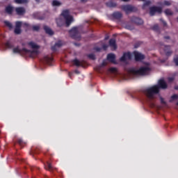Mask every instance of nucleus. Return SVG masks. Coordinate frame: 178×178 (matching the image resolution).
Masks as SVG:
<instances>
[{"instance_id":"nucleus-42","label":"nucleus","mask_w":178,"mask_h":178,"mask_svg":"<svg viewBox=\"0 0 178 178\" xmlns=\"http://www.w3.org/2000/svg\"><path fill=\"white\" fill-rule=\"evenodd\" d=\"M101 49H102V48L101 47H95L94 50L96 51L97 52H100Z\"/></svg>"},{"instance_id":"nucleus-23","label":"nucleus","mask_w":178,"mask_h":178,"mask_svg":"<svg viewBox=\"0 0 178 178\" xmlns=\"http://www.w3.org/2000/svg\"><path fill=\"white\" fill-rule=\"evenodd\" d=\"M106 6H107V8H116L117 4L115 2L111 1L106 3Z\"/></svg>"},{"instance_id":"nucleus-20","label":"nucleus","mask_w":178,"mask_h":178,"mask_svg":"<svg viewBox=\"0 0 178 178\" xmlns=\"http://www.w3.org/2000/svg\"><path fill=\"white\" fill-rule=\"evenodd\" d=\"M13 6H7L5 8V12L7 15H12L13 13Z\"/></svg>"},{"instance_id":"nucleus-58","label":"nucleus","mask_w":178,"mask_h":178,"mask_svg":"<svg viewBox=\"0 0 178 178\" xmlns=\"http://www.w3.org/2000/svg\"><path fill=\"white\" fill-rule=\"evenodd\" d=\"M76 73H79V71H76Z\"/></svg>"},{"instance_id":"nucleus-21","label":"nucleus","mask_w":178,"mask_h":178,"mask_svg":"<svg viewBox=\"0 0 178 178\" xmlns=\"http://www.w3.org/2000/svg\"><path fill=\"white\" fill-rule=\"evenodd\" d=\"M56 24L58 27H62V26H63V24H65V20L63 18H57L56 19Z\"/></svg>"},{"instance_id":"nucleus-48","label":"nucleus","mask_w":178,"mask_h":178,"mask_svg":"<svg viewBox=\"0 0 178 178\" xmlns=\"http://www.w3.org/2000/svg\"><path fill=\"white\" fill-rule=\"evenodd\" d=\"M24 26H25V27H30V24H29L28 23H24Z\"/></svg>"},{"instance_id":"nucleus-4","label":"nucleus","mask_w":178,"mask_h":178,"mask_svg":"<svg viewBox=\"0 0 178 178\" xmlns=\"http://www.w3.org/2000/svg\"><path fill=\"white\" fill-rule=\"evenodd\" d=\"M61 16L65 19L66 27H69L72 22H73V17L70 15V12L69 10H65L62 12Z\"/></svg>"},{"instance_id":"nucleus-34","label":"nucleus","mask_w":178,"mask_h":178,"mask_svg":"<svg viewBox=\"0 0 178 178\" xmlns=\"http://www.w3.org/2000/svg\"><path fill=\"white\" fill-rule=\"evenodd\" d=\"M88 57L89 58V59H91L92 60H95V54H88Z\"/></svg>"},{"instance_id":"nucleus-31","label":"nucleus","mask_w":178,"mask_h":178,"mask_svg":"<svg viewBox=\"0 0 178 178\" xmlns=\"http://www.w3.org/2000/svg\"><path fill=\"white\" fill-rule=\"evenodd\" d=\"M17 144H19V145H20V147H23V145H24L26 144V143H24V141H23L22 139H17Z\"/></svg>"},{"instance_id":"nucleus-35","label":"nucleus","mask_w":178,"mask_h":178,"mask_svg":"<svg viewBox=\"0 0 178 178\" xmlns=\"http://www.w3.org/2000/svg\"><path fill=\"white\" fill-rule=\"evenodd\" d=\"M152 29L154 31H159V26H158V24H155L154 26L152 27Z\"/></svg>"},{"instance_id":"nucleus-24","label":"nucleus","mask_w":178,"mask_h":178,"mask_svg":"<svg viewBox=\"0 0 178 178\" xmlns=\"http://www.w3.org/2000/svg\"><path fill=\"white\" fill-rule=\"evenodd\" d=\"M33 17L38 20H44V17H40V13H34Z\"/></svg>"},{"instance_id":"nucleus-2","label":"nucleus","mask_w":178,"mask_h":178,"mask_svg":"<svg viewBox=\"0 0 178 178\" xmlns=\"http://www.w3.org/2000/svg\"><path fill=\"white\" fill-rule=\"evenodd\" d=\"M150 72L151 68L147 66L140 67L138 70L134 68L129 70V73H131L134 76H147V74H149Z\"/></svg>"},{"instance_id":"nucleus-13","label":"nucleus","mask_w":178,"mask_h":178,"mask_svg":"<svg viewBox=\"0 0 178 178\" xmlns=\"http://www.w3.org/2000/svg\"><path fill=\"white\" fill-rule=\"evenodd\" d=\"M127 59H131V54H130V52L124 53L120 58L121 62H125Z\"/></svg>"},{"instance_id":"nucleus-46","label":"nucleus","mask_w":178,"mask_h":178,"mask_svg":"<svg viewBox=\"0 0 178 178\" xmlns=\"http://www.w3.org/2000/svg\"><path fill=\"white\" fill-rule=\"evenodd\" d=\"M102 48L104 51H106V49H108V45L107 44H103Z\"/></svg>"},{"instance_id":"nucleus-16","label":"nucleus","mask_w":178,"mask_h":178,"mask_svg":"<svg viewBox=\"0 0 178 178\" xmlns=\"http://www.w3.org/2000/svg\"><path fill=\"white\" fill-rule=\"evenodd\" d=\"M74 65L76 66V67H84V64L83 63V61L79 60L77 58H75L72 60Z\"/></svg>"},{"instance_id":"nucleus-60","label":"nucleus","mask_w":178,"mask_h":178,"mask_svg":"<svg viewBox=\"0 0 178 178\" xmlns=\"http://www.w3.org/2000/svg\"><path fill=\"white\" fill-rule=\"evenodd\" d=\"M140 1H145V0H140Z\"/></svg>"},{"instance_id":"nucleus-27","label":"nucleus","mask_w":178,"mask_h":178,"mask_svg":"<svg viewBox=\"0 0 178 178\" xmlns=\"http://www.w3.org/2000/svg\"><path fill=\"white\" fill-rule=\"evenodd\" d=\"M164 13L166 15V16H172L173 15V12H172L170 9L165 10Z\"/></svg>"},{"instance_id":"nucleus-32","label":"nucleus","mask_w":178,"mask_h":178,"mask_svg":"<svg viewBox=\"0 0 178 178\" xmlns=\"http://www.w3.org/2000/svg\"><path fill=\"white\" fill-rule=\"evenodd\" d=\"M52 6H60V2H59L57 0H54L52 1Z\"/></svg>"},{"instance_id":"nucleus-51","label":"nucleus","mask_w":178,"mask_h":178,"mask_svg":"<svg viewBox=\"0 0 178 178\" xmlns=\"http://www.w3.org/2000/svg\"><path fill=\"white\" fill-rule=\"evenodd\" d=\"M164 38H165V40H170V36H165Z\"/></svg>"},{"instance_id":"nucleus-22","label":"nucleus","mask_w":178,"mask_h":178,"mask_svg":"<svg viewBox=\"0 0 178 178\" xmlns=\"http://www.w3.org/2000/svg\"><path fill=\"white\" fill-rule=\"evenodd\" d=\"M44 169H46V170H49V172H53V170H54V168L52 167V164H51V163H49V162H47L44 165Z\"/></svg>"},{"instance_id":"nucleus-41","label":"nucleus","mask_w":178,"mask_h":178,"mask_svg":"<svg viewBox=\"0 0 178 178\" xmlns=\"http://www.w3.org/2000/svg\"><path fill=\"white\" fill-rule=\"evenodd\" d=\"M56 48H58V47L56 46V44H54V46L51 47V51L55 52V51H56Z\"/></svg>"},{"instance_id":"nucleus-26","label":"nucleus","mask_w":178,"mask_h":178,"mask_svg":"<svg viewBox=\"0 0 178 178\" xmlns=\"http://www.w3.org/2000/svg\"><path fill=\"white\" fill-rule=\"evenodd\" d=\"M40 29H41V25L40 24L32 26L33 31H40Z\"/></svg>"},{"instance_id":"nucleus-47","label":"nucleus","mask_w":178,"mask_h":178,"mask_svg":"<svg viewBox=\"0 0 178 178\" xmlns=\"http://www.w3.org/2000/svg\"><path fill=\"white\" fill-rule=\"evenodd\" d=\"M175 79L173 77H169L168 78V81H173Z\"/></svg>"},{"instance_id":"nucleus-50","label":"nucleus","mask_w":178,"mask_h":178,"mask_svg":"<svg viewBox=\"0 0 178 178\" xmlns=\"http://www.w3.org/2000/svg\"><path fill=\"white\" fill-rule=\"evenodd\" d=\"M33 152H34L35 154H38V152H37V150L34 149V148L32 149Z\"/></svg>"},{"instance_id":"nucleus-40","label":"nucleus","mask_w":178,"mask_h":178,"mask_svg":"<svg viewBox=\"0 0 178 178\" xmlns=\"http://www.w3.org/2000/svg\"><path fill=\"white\" fill-rule=\"evenodd\" d=\"M31 170L32 172H34V170H40V168L32 166V167H31Z\"/></svg>"},{"instance_id":"nucleus-36","label":"nucleus","mask_w":178,"mask_h":178,"mask_svg":"<svg viewBox=\"0 0 178 178\" xmlns=\"http://www.w3.org/2000/svg\"><path fill=\"white\" fill-rule=\"evenodd\" d=\"M175 99H178V95H173L171 96V99L170 100V102H173Z\"/></svg>"},{"instance_id":"nucleus-14","label":"nucleus","mask_w":178,"mask_h":178,"mask_svg":"<svg viewBox=\"0 0 178 178\" xmlns=\"http://www.w3.org/2000/svg\"><path fill=\"white\" fill-rule=\"evenodd\" d=\"M43 62L47 65H51L52 62H54V58L46 56L43 58Z\"/></svg>"},{"instance_id":"nucleus-61","label":"nucleus","mask_w":178,"mask_h":178,"mask_svg":"<svg viewBox=\"0 0 178 178\" xmlns=\"http://www.w3.org/2000/svg\"><path fill=\"white\" fill-rule=\"evenodd\" d=\"M177 105L178 106V102L177 103Z\"/></svg>"},{"instance_id":"nucleus-30","label":"nucleus","mask_w":178,"mask_h":178,"mask_svg":"<svg viewBox=\"0 0 178 178\" xmlns=\"http://www.w3.org/2000/svg\"><path fill=\"white\" fill-rule=\"evenodd\" d=\"M56 47H57V48H60V47H62V45H63V42H62V40H58L57 42L55 43Z\"/></svg>"},{"instance_id":"nucleus-28","label":"nucleus","mask_w":178,"mask_h":178,"mask_svg":"<svg viewBox=\"0 0 178 178\" xmlns=\"http://www.w3.org/2000/svg\"><path fill=\"white\" fill-rule=\"evenodd\" d=\"M4 24H6V26L8 27V29L13 28V25H12V23H10L9 21H4Z\"/></svg>"},{"instance_id":"nucleus-3","label":"nucleus","mask_w":178,"mask_h":178,"mask_svg":"<svg viewBox=\"0 0 178 178\" xmlns=\"http://www.w3.org/2000/svg\"><path fill=\"white\" fill-rule=\"evenodd\" d=\"M13 54H19V55H29L31 58L33 57V55H37L38 51L37 50H29L26 48L20 49L19 47H17L13 49Z\"/></svg>"},{"instance_id":"nucleus-25","label":"nucleus","mask_w":178,"mask_h":178,"mask_svg":"<svg viewBox=\"0 0 178 178\" xmlns=\"http://www.w3.org/2000/svg\"><path fill=\"white\" fill-rule=\"evenodd\" d=\"M28 45H29V47H31V48H33V49H38V48H40V47H38V45H37L35 43H34L33 42H29L28 43Z\"/></svg>"},{"instance_id":"nucleus-5","label":"nucleus","mask_w":178,"mask_h":178,"mask_svg":"<svg viewBox=\"0 0 178 178\" xmlns=\"http://www.w3.org/2000/svg\"><path fill=\"white\" fill-rule=\"evenodd\" d=\"M121 8L122 10H124L127 15H129V13H131V12H137L138 10L137 8L129 4L123 5L121 6Z\"/></svg>"},{"instance_id":"nucleus-6","label":"nucleus","mask_w":178,"mask_h":178,"mask_svg":"<svg viewBox=\"0 0 178 178\" xmlns=\"http://www.w3.org/2000/svg\"><path fill=\"white\" fill-rule=\"evenodd\" d=\"M71 38L74 40H80V33H79V29L77 27H74L69 31Z\"/></svg>"},{"instance_id":"nucleus-45","label":"nucleus","mask_w":178,"mask_h":178,"mask_svg":"<svg viewBox=\"0 0 178 178\" xmlns=\"http://www.w3.org/2000/svg\"><path fill=\"white\" fill-rule=\"evenodd\" d=\"M149 5H151V2L149 1H147L144 3V6H149Z\"/></svg>"},{"instance_id":"nucleus-19","label":"nucleus","mask_w":178,"mask_h":178,"mask_svg":"<svg viewBox=\"0 0 178 178\" xmlns=\"http://www.w3.org/2000/svg\"><path fill=\"white\" fill-rule=\"evenodd\" d=\"M108 44L111 48H113L114 51L118 48L116 46V40L115 39H110Z\"/></svg>"},{"instance_id":"nucleus-33","label":"nucleus","mask_w":178,"mask_h":178,"mask_svg":"<svg viewBox=\"0 0 178 178\" xmlns=\"http://www.w3.org/2000/svg\"><path fill=\"white\" fill-rule=\"evenodd\" d=\"M15 3H27V0H15Z\"/></svg>"},{"instance_id":"nucleus-55","label":"nucleus","mask_w":178,"mask_h":178,"mask_svg":"<svg viewBox=\"0 0 178 178\" xmlns=\"http://www.w3.org/2000/svg\"><path fill=\"white\" fill-rule=\"evenodd\" d=\"M40 0H35V2H37L38 3H40Z\"/></svg>"},{"instance_id":"nucleus-9","label":"nucleus","mask_w":178,"mask_h":178,"mask_svg":"<svg viewBox=\"0 0 178 178\" xmlns=\"http://www.w3.org/2000/svg\"><path fill=\"white\" fill-rule=\"evenodd\" d=\"M22 22L17 21L15 23V29L14 30L15 34H22Z\"/></svg>"},{"instance_id":"nucleus-59","label":"nucleus","mask_w":178,"mask_h":178,"mask_svg":"<svg viewBox=\"0 0 178 178\" xmlns=\"http://www.w3.org/2000/svg\"><path fill=\"white\" fill-rule=\"evenodd\" d=\"M105 40H108V38H106Z\"/></svg>"},{"instance_id":"nucleus-37","label":"nucleus","mask_w":178,"mask_h":178,"mask_svg":"<svg viewBox=\"0 0 178 178\" xmlns=\"http://www.w3.org/2000/svg\"><path fill=\"white\" fill-rule=\"evenodd\" d=\"M163 3L165 6H170L172 5V3H170L169 1H164Z\"/></svg>"},{"instance_id":"nucleus-17","label":"nucleus","mask_w":178,"mask_h":178,"mask_svg":"<svg viewBox=\"0 0 178 178\" xmlns=\"http://www.w3.org/2000/svg\"><path fill=\"white\" fill-rule=\"evenodd\" d=\"M113 19H116L117 20H120V18L123 17V15L120 12H115L112 15Z\"/></svg>"},{"instance_id":"nucleus-57","label":"nucleus","mask_w":178,"mask_h":178,"mask_svg":"<svg viewBox=\"0 0 178 178\" xmlns=\"http://www.w3.org/2000/svg\"><path fill=\"white\" fill-rule=\"evenodd\" d=\"M70 77H72V73L69 72Z\"/></svg>"},{"instance_id":"nucleus-8","label":"nucleus","mask_w":178,"mask_h":178,"mask_svg":"<svg viewBox=\"0 0 178 178\" xmlns=\"http://www.w3.org/2000/svg\"><path fill=\"white\" fill-rule=\"evenodd\" d=\"M161 49H163L166 56H170L173 52L172 50H170V46L169 45H164V44H161Z\"/></svg>"},{"instance_id":"nucleus-38","label":"nucleus","mask_w":178,"mask_h":178,"mask_svg":"<svg viewBox=\"0 0 178 178\" xmlns=\"http://www.w3.org/2000/svg\"><path fill=\"white\" fill-rule=\"evenodd\" d=\"M110 72H111V73H116V72H118V69H116L115 67H111Z\"/></svg>"},{"instance_id":"nucleus-15","label":"nucleus","mask_w":178,"mask_h":178,"mask_svg":"<svg viewBox=\"0 0 178 178\" xmlns=\"http://www.w3.org/2000/svg\"><path fill=\"white\" fill-rule=\"evenodd\" d=\"M116 56L113 54H108L107 55V60L111 62V63H115Z\"/></svg>"},{"instance_id":"nucleus-43","label":"nucleus","mask_w":178,"mask_h":178,"mask_svg":"<svg viewBox=\"0 0 178 178\" xmlns=\"http://www.w3.org/2000/svg\"><path fill=\"white\" fill-rule=\"evenodd\" d=\"M174 62L176 66H178V56L174 58Z\"/></svg>"},{"instance_id":"nucleus-29","label":"nucleus","mask_w":178,"mask_h":178,"mask_svg":"<svg viewBox=\"0 0 178 178\" xmlns=\"http://www.w3.org/2000/svg\"><path fill=\"white\" fill-rule=\"evenodd\" d=\"M6 48L12 49L13 47V44L10 43V42L8 41L5 43Z\"/></svg>"},{"instance_id":"nucleus-56","label":"nucleus","mask_w":178,"mask_h":178,"mask_svg":"<svg viewBox=\"0 0 178 178\" xmlns=\"http://www.w3.org/2000/svg\"><path fill=\"white\" fill-rule=\"evenodd\" d=\"M175 90H178V86L175 87Z\"/></svg>"},{"instance_id":"nucleus-54","label":"nucleus","mask_w":178,"mask_h":178,"mask_svg":"<svg viewBox=\"0 0 178 178\" xmlns=\"http://www.w3.org/2000/svg\"><path fill=\"white\" fill-rule=\"evenodd\" d=\"M123 2H129L130 0H122Z\"/></svg>"},{"instance_id":"nucleus-39","label":"nucleus","mask_w":178,"mask_h":178,"mask_svg":"<svg viewBox=\"0 0 178 178\" xmlns=\"http://www.w3.org/2000/svg\"><path fill=\"white\" fill-rule=\"evenodd\" d=\"M160 22L163 23L164 27H166L168 26V24L165 22V20H163V19H160Z\"/></svg>"},{"instance_id":"nucleus-52","label":"nucleus","mask_w":178,"mask_h":178,"mask_svg":"<svg viewBox=\"0 0 178 178\" xmlns=\"http://www.w3.org/2000/svg\"><path fill=\"white\" fill-rule=\"evenodd\" d=\"M88 0H81V2L82 3H86V2H88Z\"/></svg>"},{"instance_id":"nucleus-49","label":"nucleus","mask_w":178,"mask_h":178,"mask_svg":"<svg viewBox=\"0 0 178 178\" xmlns=\"http://www.w3.org/2000/svg\"><path fill=\"white\" fill-rule=\"evenodd\" d=\"M102 66H106V63L105 61H103L102 63Z\"/></svg>"},{"instance_id":"nucleus-11","label":"nucleus","mask_w":178,"mask_h":178,"mask_svg":"<svg viewBox=\"0 0 178 178\" xmlns=\"http://www.w3.org/2000/svg\"><path fill=\"white\" fill-rule=\"evenodd\" d=\"M134 55L135 56V60H136V62H139V60H143V59L145 58V56L143 54L138 51H134Z\"/></svg>"},{"instance_id":"nucleus-44","label":"nucleus","mask_w":178,"mask_h":178,"mask_svg":"<svg viewBox=\"0 0 178 178\" xmlns=\"http://www.w3.org/2000/svg\"><path fill=\"white\" fill-rule=\"evenodd\" d=\"M160 101H161V103L163 104L164 105L165 104H166V102H165V99H163V97H161Z\"/></svg>"},{"instance_id":"nucleus-1","label":"nucleus","mask_w":178,"mask_h":178,"mask_svg":"<svg viewBox=\"0 0 178 178\" xmlns=\"http://www.w3.org/2000/svg\"><path fill=\"white\" fill-rule=\"evenodd\" d=\"M166 90L168 88V83L163 79L159 80L158 85L154 86L151 88L146 89L144 92L148 99H152L154 95L159 94V90Z\"/></svg>"},{"instance_id":"nucleus-18","label":"nucleus","mask_w":178,"mask_h":178,"mask_svg":"<svg viewBox=\"0 0 178 178\" xmlns=\"http://www.w3.org/2000/svg\"><path fill=\"white\" fill-rule=\"evenodd\" d=\"M43 29L46 34H49V35H54V32L52 31V29H51V28H49L48 26L44 25L43 26Z\"/></svg>"},{"instance_id":"nucleus-7","label":"nucleus","mask_w":178,"mask_h":178,"mask_svg":"<svg viewBox=\"0 0 178 178\" xmlns=\"http://www.w3.org/2000/svg\"><path fill=\"white\" fill-rule=\"evenodd\" d=\"M155 13H162V8L158 6H152L149 8L150 16H155Z\"/></svg>"},{"instance_id":"nucleus-12","label":"nucleus","mask_w":178,"mask_h":178,"mask_svg":"<svg viewBox=\"0 0 178 178\" xmlns=\"http://www.w3.org/2000/svg\"><path fill=\"white\" fill-rule=\"evenodd\" d=\"M15 12L18 16H23L26 14V8L24 7H17L15 8Z\"/></svg>"},{"instance_id":"nucleus-10","label":"nucleus","mask_w":178,"mask_h":178,"mask_svg":"<svg viewBox=\"0 0 178 178\" xmlns=\"http://www.w3.org/2000/svg\"><path fill=\"white\" fill-rule=\"evenodd\" d=\"M131 22L133 23H135V24H137L138 26H141V24H144V21L143 19L138 17H132L131 19Z\"/></svg>"},{"instance_id":"nucleus-53","label":"nucleus","mask_w":178,"mask_h":178,"mask_svg":"<svg viewBox=\"0 0 178 178\" xmlns=\"http://www.w3.org/2000/svg\"><path fill=\"white\" fill-rule=\"evenodd\" d=\"M134 47L135 48H138V43H136Z\"/></svg>"}]
</instances>
